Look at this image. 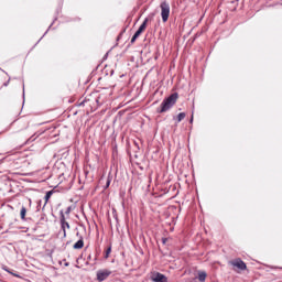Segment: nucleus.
I'll return each mask as SVG.
<instances>
[{
  "label": "nucleus",
  "mask_w": 282,
  "mask_h": 282,
  "mask_svg": "<svg viewBox=\"0 0 282 282\" xmlns=\"http://www.w3.org/2000/svg\"><path fill=\"white\" fill-rule=\"evenodd\" d=\"M178 95L177 93L172 94L167 98H165L161 102V108L158 109V113H165V111H169L171 108L175 106V102H177Z\"/></svg>",
  "instance_id": "1"
},
{
  "label": "nucleus",
  "mask_w": 282,
  "mask_h": 282,
  "mask_svg": "<svg viewBox=\"0 0 282 282\" xmlns=\"http://www.w3.org/2000/svg\"><path fill=\"white\" fill-rule=\"evenodd\" d=\"M160 8L162 21L163 23H166V21H169V17L171 15V6L167 2H162Z\"/></svg>",
  "instance_id": "2"
},
{
  "label": "nucleus",
  "mask_w": 282,
  "mask_h": 282,
  "mask_svg": "<svg viewBox=\"0 0 282 282\" xmlns=\"http://www.w3.org/2000/svg\"><path fill=\"white\" fill-rule=\"evenodd\" d=\"M59 223H61V228L63 231V237H67V230H69V223L65 220V213L63 210L59 212Z\"/></svg>",
  "instance_id": "3"
},
{
  "label": "nucleus",
  "mask_w": 282,
  "mask_h": 282,
  "mask_svg": "<svg viewBox=\"0 0 282 282\" xmlns=\"http://www.w3.org/2000/svg\"><path fill=\"white\" fill-rule=\"evenodd\" d=\"M109 276H111L110 270L104 269V270L97 271V281L99 282L107 281Z\"/></svg>",
  "instance_id": "4"
},
{
  "label": "nucleus",
  "mask_w": 282,
  "mask_h": 282,
  "mask_svg": "<svg viewBox=\"0 0 282 282\" xmlns=\"http://www.w3.org/2000/svg\"><path fill=\"white\" fill-rule=\"evenodd\" d=\"M151 281L153 282H169V278L166 275L156 272L154 275L151 276Z\"/></svg>",
  "instance_id": "5"
},
{
  "label": "nucleus",
  "mask_w": 282,
  "mask_h": 282,
  "mask_svg": "<svg viewBox=\"0 0 282 282\" xmlns=\"http://www.w3.org/2000/svg\"><path fill=\"white\" fill-rule=\"evenodd\" d=\"M230 264L234 265V268H238V270H246V268H248L246 262H243L241 259H236L231 261Z\"/></svg>",
  "instance_id": "6"
},
{
  "label": "nucleus",
  "mask_w": 282,
  "mask_h": 282,
  "mask_svg": "<svg viewBox=\"0 0 282 282\" xmlns=\"http://www.w3.org/2000/svg\"><path fill=\"white\" fill-rule=\"evenodd\" d=\"M85 246V241L83 240V236L79 237V240L73 246L75 250H80Z\"/></svg>",
  "instance_id": "7"
},
{
  "label": "nucleus",
  "mask_w": 282,
  "mask_h": 282,
  "mask_svg": "<svg viewBox=\"0 0 282 282\" xmlns=\"http://www.w3.org/2000/svg\"><path fill=\"white\" fill-rule=\"evenodd\" d=\"M147 23H149V18H145L144 21L142 22V24L139 26V29L137 30V32H139L140 34H142V32H144V30H147Z\"/></svg>",
  "instance_id": "8"
},
{
  "label": "nucleus",
  "mask_w": 282,
  "mask_h": 282,
  "mask_svg": "<svg viewBox=\"0 0 282 282\" xmlns=\"http://www.w3.org/2000/svg\"><path fill=\"white\" fill-rule=\"evenodd\" d=\"M52 195H54V191L46 192V194L44 196L45 204H44L43 208H45V206H47V202H50V198L52 197Z\"/></svg>",
  "instance_id": "9"
},
{
  "label": "nucleus",
  "mask_w": 282,
  "mask_h": 282,
  "mask_svg": "<svg viewBox=\"0 0 282 282\" xmlns=\"http://www.w3.org/2000/svg\"><path fill=\"white\" fill-rule=\"evenodd\" d=\"M26 213H28V209L24 206H22L21 212H20V217H21L22 221H25Z\"/></svg>",
  "instance_id": "10"
},
{
  "label": "nucleus",
  "mask_w": 282,
  "mask_h": 282,
  "mask_svg": "<svg viewBox=\"0 0 282 282\" xmlns=\"http://www.w3.org/2000/svg\"><path fill=\"white\" fill-rule=\"evenodd\" d=\"M198 281H200V282L206 281V271L198 272Z\"/></svg>",
  "instance_id": "11"
},
{
  "label": "nucleus",
  "mask_w": 282,
  "mask_h": 282,
  "mask_svg": "<svg viewBox=\"0 0 282 282\" xmlns=\"http://www.w3.org/2000/svg\"><path fill=\"white\" fill-rule=\"evenodd\" d=\"M140 34H142V33H140L139 31H137L134 33V35L132 36V39L130 41L131 45H133V43H135V41H138V37L140 36Z\"/></svg>",
  "instance_id": "12"
},
{
  "label": "nucleus",
  "mask_w": 282,
  "mask_h": 282,
  "mask_svg": "<svg viewBox=\"0 0 282 282\" xmlns=\"http://www.w3.org/2000/svg\"><path fill=\"white\" fill-rule=\"evenodd\" d=\"M184 118H186V112H181V113H178L176 120H177V122H182V120H184Z\"/></svg>",
  "instance_id": "13"
},
{
  "label": "nucleus",
  "mask_w": 282,
  "mask_h": 282,
  "mask_svg": "<svg viewBox=\"0 0 282 282\" xmlns=\"http://www.w3.org/2000/svg\"><path fill=\"white\" fill-rule=\"evenodd\" d=\"M109 254H111V247L107 248L105 259H109Z\"/></svg>",
  "instance_id": "14"
},
{
  "label": "nucleus",
  "mask_w": 282,
  "mask_h": 282,
  "mask_svg": "<svg viewBox=\"0 0 282 282\" xmlns=\"http://www.w3.org/2000/svg\"><path fill=\"white\" fill-rule=\"evenodd\" d=\"M109 186H111V178L110 177L107 178L106 188H109Z\"/></svg>",
  "instance_id": "15"
},
{
  "label": "nucleus",
  "mask_w": 282,
  "mask_h": 282,
  "mask_svg": "<svg viewBox=\"0 0 282 282\" xmlns=\"http://www.w3.org/2000/svg\"><path fill=\"white\" fill-rule=\"evenodd\" d=\"M69 213H72V207L66 208L65 215H69Z\"/></svg>",
  "instance_id": "16"
},
{
  "label": "nucleus",
  "mask_w": 282,
  "mask_h": 282,
  "mask_svg": "<svg viewBox=\"0 0 282 282\" xmlns=\"http://www.w3.org/2000/svg\"><path fill=\"white\" fill-rule=\"evenodd\" d=\"M22 96L25 97V86H23V93Z\"/></svg>",
  "instance_id": "17"
},
{
  "label": "nucleus",
  "mask_w": 282,
  "mask_h": 282,
  "mask_svg": "<svg viewBox=\"0 0 282 282\" xmlns=\"http://www.w3.org/2000/svg\"><path fill=\"white\" fill-rule=\"evenodd\" d=\"M167 239L166 238H162V242L166 243Z\"/></svg>",
  "instance_id": "18"
},
{
  "label": "nucleus",
  "mask_w": 282,
  "mask_h": 282,
  "mask_svg": "<svg viewBox=\"0 0 282 282\" xmlns=\"http://www.w3.org/2000/svg\"><path fill=\"white\" fill-rule=\"evenodd\" d=\"M83 105H85V101H82V102L79 104V107H83Z\"/></svg>",
  "instance_id": "19"
},
{
  "label": "nucleus",
  "mask_w": 282,
  "mask_h": 282,
  "mask_svg": "<svg viewBox=\"0 0 282 282\" xmlns=\"http://www.w3.org/2000/svg\"><path fill=\"white\" fill-rule=\"evenodd\" d=\"M189 122H191V124H193V116H192V118H191Z\"/></svg>",
  "instance_id": "20"
},
{
  "label": "nucleus",
  "mask_w": 282,
  "mask_h": 282,
  "mask_svg": "<svg viewBox=\"0 0 282 282\" xmlns=\"http://www.w3.org/2000/svg\"><path fill=\"white\" fill-rule=\"evenodd\" d=\"M8 83H10V82L4 83V87H8Z\"/></svg>",
  "instance_id": "21"
},
{
  "label": "nucleus",
  "mask_w": 282,
  "mask_h": 282,
  "mask_svg": "<svg viewBox=\"0 0 282 282\" xmlns=\"http://www.w3.org/2000/svg\"><path fill=\"white\" fill-rule=\"evenodd\" d=\"M41 206V200L39 202V205H37V210H39V207Z\"/></svg>",
  "instance_id": "22"
},
{
  "label": "nucleus",
  "mask_w": 282,
  "mask_h": 282,
  "mask_svg": "<svg viewBox=\"0 0 282 282\" xmlns=\"http://www.w3.org/2000/svg\"><path fill=\"white\" fill-rule=\"evenodd\" d=\"M30 204H32V199H29Z\"/></svg>",
  "instance_id": "23"
},
{
  "label": "nucleus",
  "mask_w": 282,
  "mask_h": 282,
  "mask_svg": "<svg viewBox=\"0 0 282 282\" xmlns=\"http://www.w3.org/2000/svg\"><path fill=\"white\" fill-rule=\"evenodd\" d=\"M45 34H47V31L44 33V35H43V36H45Z\"/></svg>",
  "instance_id": "24"
},
{
  "label": "nucleus",
  "mask_w": 282,
  "mask_h": 282,
  "mask_svg": "<svg viewBox=\"0 0 282 282\" xmlns=\"http://www.w3.org/2000/svg\"><path fill=\"white\" fill-rule=\"evenodd\" d=\"M42 39H43V35H42V37L39 40V42H40Z\"/></svg>",
  "instance_id": "25"
},
{
  "label": "nucleus",
  "mask_w": 282,
  "mask_h": 282,
  "mask_svg": "<svg viewBox=\"0 0 282 282\" xmlns=\"http://www.w3.org/2000/svg\"><path fill=\"white\" fill-rule=\"evenodd\" d=\"M42 39H43V35H42V37L39 40V42H40Z\"/></svg>",
  "instance_id": "26"
},
{
  "label": "nucleus",
  "mask_w": 282,
  "mask_h": 282,
  "mask_svg": "<svg viewBox=\"0 0 282 282\" xmlns=\"http://www.w3.org/2000/svg\"><path fill=\"white\" fill-rule=\"evenodd\" d=\"M50 28H52V24L48 26V30H50Z\"/></svg>",
  "instance_id": "27"
},
{
  "label": "nucleus",
  "mask_w": 282,
  "mask_h": 282,
  "mask_svg": "<svg viewBox=\"0 0 282 282\" xmlns=\"http://www.w3.org/2000/svg\"><path fill=\"white\" fill-rule=\"evenodd\" d=\"M50 28H52V24L48 26V30H50Z\"/></svg>",
  "instance_id": "28"
},
{
  "label": "nucleus",
  "mask_w": 282,
  "mask_h": 282,
  "mask_svg": "<svg viewBox=\"0 0 282 282\" xmlns=\"http://www.w3.org/2000/svg\"><path fill=\"white\" fill-rule=\"evenodd\" d=\"M96 101H97V102H100V100H98V99H97Z\"/></svg>",
  "instance_id": "29"
},
{
  "label": "nucleus",
  "mask_w": 282,
  "mask_h": 282,
  "mask_svg": "<svg viewBox=\"0 0 282 282\" xmlns=\"http://www.w3.org/2000/svg\"><path fill=\"white\" fill-rule=\"evenodd\" d=\"M9 208H11V209H12V206H10V205H9Z\"/></svg>",
  "instance_id": "30"
},
{
  "label": "nucleus",
  "mask_w": 282,
  "mask_h": 282,
  "mask_svg": "<svg viewBox=\"0 0 282 282\" xmlns=\"http://www.w3.org/2000/svg\"><path fill=\"white\" fill-rule=\"evenodd\" d=\"M78 235H80L79 232H77V237H78Z\"/></svg>",
  "instance_id": "31"
},
{
  "label": "nucleus",
  "mask_w": 282,
  "mask_h": 282,
  "mask_svg": "<svg viewBox=\"0 0 282 282\" xmlns=\"http://www.w3.org/2000/svg\"><path fill=\"white\" fill-rule=\"evenodd\" d=\"M65 265H69V263H66Z\"/></svg>",
  "instance_id": "32"
}]
</instances>
